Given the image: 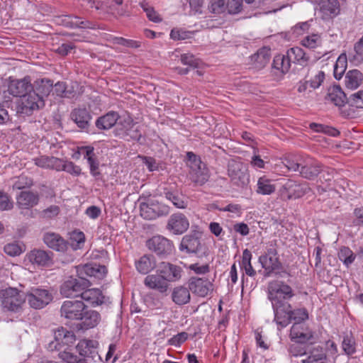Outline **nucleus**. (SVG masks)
<instances>
[{"instance_id":"27","label":"nucleus","mask_w":363,"mask_h":363,"mask_svg":"<svg viewBox=\"0 0 363 363\" xmlns=\"http://www.w3.org/2000/svg\"><path fill=\"white\" fill-rule=\"evenodd\" d=\"M144 284L150 289L155 290L160 294H165L169 289V284L159 272L149 274L144 279Z\"/></svg>"},{"instance_id":"41","label":"nucleus","mask_w":363,"mask_h":363,"mask_svg":"<svg viewBox=\"0 0 363 363\" xmlns=\"http://www.w3.org/2000/svg\"><path fill=\"white\" fill-rule=\"evenodd\" d=\"M82 300L91 304L99 305L102 303L101 291L99 289L88 288L83 290L79 296Z\"/></svg>"},{"instance_id":"40","label":"nucleus","mask_w":363,"mask_h":363,"mask_svg":"<svg viewBox=\"0 0 363 363\" xmlns=\"http://www.w3.org/2000/svg\"><path fill=\"white\" fill-rule=\"evenodd\" d=\"M362 74L359 70H350L345 75V86L348 89H355L360 86V84L362 82Z\"/></svg>"},{"instance_id":"14","label":"nucleus","mask_w":363,"mask_h":363,"mask_svg":"<svg viewBox=\"0 0 363 363\" xmlns=\"http://www.w3.org/2000/svg\"><path fill=\"white\" fill-rule=\"evenodd\" d=\"M189 228V219L184 214L179 212L172 214L166 225V229L176 235L184 233Z\"/></svg>"},{"instance_id":"64","label":"nucleus","mask_w":363,"mask_h":363,"mask_svg":"<svg viewBox=\"0 0 363 363\" xmlns=\"http://www.w3.org/2000/svg\"><path fill=\"white\" fill-rule=\"evenodd\" d=\"M189 269L194 271L197 274H206L210 272V266L208 264H199V263L191 264L189 266Z\"/></svg>"},{"instance_id":"23","label":"nucleus","mask_w":363,"mask_h":363,"mask_svg":"<svg viewBox=\"0 0 363 363\" xmlns=\"http://www.w3.org/2000/svg\"><path fill=\"white\" fill-rule=\"evenodd\" d=\"M21 104L23 112L30 114L33 111L44 107L45 101L30 90L22 97Z\"/></svg>"},{"instance_id":"39","label":"nucleus","mask_w":363,"mask_h":363,"mask_svg":"<svg viewBox=\"0 0 363 363\" xmlns=\"http://www.w3.org/2000/svg\"><path fill=\"white\" fill-rule=\"evenodd\" d=\"M164 194L165 198L170 201L176 208L184 209L187 207L188 200L186 197L177 191H170L168 189H164Z\"/></svg>"},{"instance_id":"19","label":"nucleus","mask_w":363,"mask_h":363,"mask_svg":"<svg viewBox=\"0 0 363 363\" xmlns=\"http://www.w3.org/2000/svg\"><path fill=\"white\" fill-rule=\"evenodd\" d=\"M290 338L292 342L306 344L313 338V333L304 323H294L290 330Z\"/></svg>"},{"instance_id":"5","label":"nucleus","mask_w":363,"mask_h":363,"mask_svg":"<svg viewBox=\"0 0 363 363\" xmlns=\"http://www.w3.org/2000/svg\"><path fill=\"white\" fill-rule=\"evenodd\" d=\"M0 299L4 308L18 312L26 301V292L9 287L0 291Z\"/></svg>"},{"instance_id":"58","label":"nucleus","mask_w":363,"mask_h":363,"mask_svg":"<svg viewBox=\"0 0 363 363\" xmlns=\"http://www.w3.org/2000/svg\"><path fill=\"white\" fill-rule=\"evenodd\" d=\"M4 252L9 256L15 257L19 255L21 252V247L16 242L9 243L4 247Z\"/></svg>"},{"instance_id":"60","label":"nucleus","mask_w":363,"mask_h":363,"mask_svg":"<svg viewBox=\"0 0 363 363\" xmlns=\"http://www.w3.org/2000/svg\"><path fill=\"white\" fill-rule=\"evenodd\" d=\"M242 0H228L226 7L229 13H238L241 11Z\"/></svg>"},{"instance_id":"31","label":"nucleus","mask_w":363,"mask_h":363,"mask_svg":"<svg viewBox=\"0 0 363 363\" xmlns=\"http://www.w3.org/2000/svg\"><path fill=\"white\" fill-rule=\"evenodd\" d=\"M17 206L22 209H28L37 205L39 201V195L37 192L23 191L16 198Z\"/></svg>"},{"instance_id":"36","label":"nucleus","mask_w":363,"mask_h":363,"mask_svg":"<svg viewBox=\"0 0 363 363\" xmlns=\"http://www.w3.org/2000/svg\"><path fill=\"white\" fill-rule=\"evenodd\" d=\"M287 54L291 62L293 61L294 63L301 67L308 65L310 57L301 48H291L287 51Z\"/></svg>"},{"instance_id":"45","label":"nucleus","mask_w":363,"mask_h":363,"mask_svg":"<svg viewBox=\"0 0 363 363\" xmlns=\"http://www.w3.org/2000/svg\"><path fill=\"white\" fill-rule=\"evenodd\" d=\"M252 255L251 252L248 249H245L242 252V261L240 262V267L245 270L247 275L250 277H255L256 275V271L253 269L251 259Z\"/></svg>"},{"instance_id":"32","label":"nucleus","mask_w":363,"mask_h":363,"mask_svg":"<svg viewBox=\"0 0 363 363\" xmlns=\"http://www.w3.org/2000/svg\"><path fill=\"white\" fill-rule=\"evenodd\" d=\"M190 291L189 286H178L174 287L171 296L172 301L178 306H183L189 303L191 300Z\"/></svg>"},{"instance_id":"59","label":"nucleus","mask_w":363,"mask_h":363,"mask_svg":"<svg viewBox=\"0 0 363 363\" xmlns=\"http://www.w3.org/2000/svg\"><path fill=\"white\" fill-rule=\"evenodd\" d=\"M188 338V333L186 332H182L176 335H174L168 340V343L170 345L179 347Z\"/></svg>"},{"instance_id":"26","label":"nucleus","mask_w":363,"mask_h":363,"mask_svg":"<svg viewBox=\"0 0 363 363\" xmlns=\"http://www.w3.org/2000/svg\"><path fill=\"white\" fill-rule=\"evenodd\" d=\"M70 118L79 128L87 130L92 116L86 108H75L72 111Z\"/></svg>"},{"instance_id":"12","label":"nucleus","mask_w":363,"mask_h":363,"mask_svg":"<svg viewBox=\"0 0 363 363\" xmlns=\"http://www.w3.org/2000/svg\"><path fill=\"white\" fill-rule=\"evenodd\" d=\"M30 307L40 309L47 306L52 300V294L45 289L33 287L26 292V300Z\"/></svg>"},{"instance_id":"6","label":"nucleus","mask_w":363,"mask_h":363,"mask_svg":"<svg viewBox=\"0 0 363 363\" xmlns=\"http://www.w3.org/2000/svg\"><path fill=\"white\" fill-rule=\"evenodd\" d=\"M228 175L230 182L238 187H245L250 182V174L246 164L235 160L228 163Z\"/></svg>"},{"instance_id":"25","label":"nucleus","mask_w":363,"mask_h":363,"mask_svg":"<svg viewBox=\"0 0 363 363\" xmlns=\"http://www.w3.org/2000/svg\"><path fill=\"white\" fill-rule=\"evenodd\" d=\"M52 253L43 250L34 249L27 255V258L33 264L47 267L52 264Z\"/></svg>"},{"instance_id":"9","label":"nucleus","mask_w":363,"mask_h":363,"mask_svg":"<svg viewBox=\"0 0 363 363\" xmlns=\"http://www.w3.org/2000/svg\"><path fill=\"white\" fill-rule=\"evenodd\" d=\"M169 206L156 200H149L140 205V216L146 220H154L169 213Z\"/></svg>"},{"instance_id":"55","label":"nucleus","mask_w":363,"mask_h":363,"mask_svg":"<svg viewBox=\"0 0 363 363\" xmlns=\"http://www.w3.org/2000/svg\"><path fill=\"white\" fill-rule=\"evenodd\" d=\"M181 61L184 65L191 67L196 68L199 65V60L191 53H185L181 55Z\"/></svg>"},{"instance_id":"57","label":"nucleus","mask_w":363,"mask_h":363,"mask_svg":"<svg viewBox=\"0 0 363 363\" xmlns=\"http://www.w3.org/2000/svg\"><path fill=\"white\" fill-rule=\"evenodd\" d=\"M63 171L72 174L74 177H78L82 174V169L79 166L75 164L72 161H65Z\"/></svg>"},{"instance_id":"56","label":"nucleus","mask_w":363,"mask_h":363,"mask_svg":"<svg viewBox=\"0 0 363 363\" xmlns=\"http://www.w3.org/2000/svg\"><path fill=\"white\" fill-rule=\"evenodd\" d=\"M140 6L144 10V11L146 13L147 18L155 23L161 21V18L157 15V13L155 12L154 9L152 7H150L147 3L142 2L140 3Z\"/></svg>"},{"instance_id":"47","label":"nucleus","mask_w":363,"mask_h":363,"mask_svg":"<svg viewBox=\"0 0 363 363\" xmlns=\"http://www.w3.org/2000/svg\"><path fill=\"white\" fill-rule=\"evenodd\" d=\"M339 259L348 267L355 259L356 255L347 247H342L338 252Z\"/></svg>"},{"instance_id":"62","label":"nucleus","mask_w":363,"mask_h":363,"mask_svg":"<svg viewBox=\"0 0 363 363\" xmlns=\"http://www.w3.org/2000/svg\"><path fill=\"white\" fill-rule=\"evenodd\" d=\"M60 213V207L56 205H52L41 211V216L44 218H52L57 216Z\"/></svg>"},{"instance_id":"15","label":"nucleus","mask_w":363,"mask_h":363,"mask_svg":"<svg viewBox=\"0 0 363 363\" xmlns=\"http://www.w3.org/2000/svg\"><path fill=\"white\" fill-rule=\"evenodd\" d=\"M147 247L157 255H169L174 248L172 242L161 235L153 236L149 239L147 241Z\"/></svg>"},{"instance_id":"44","label":"nucleus","mask_w":363,"mask_h":363,"mask_svg":"<svg viewBox=\"0 0 363 363\" xmlns=\"http://www.w3.org/2000/svg\"><path fill=\"white\" fill-rule=\"evenodd\" d=\"M128 126L130 128L126 130V132H123L121 129L117 130V136L123 138L125 140H139L142 136L141 133L138 130V127L135 123L130 124L126 123Z\"/></svg>"},{"instance_id":"16","label":"nucleus","mask_w":363,"mask_h":363,"mask_svg":"<svg viewBox=\"0 0 363 363\" xmlns=\"http://www.w3.org/2000/svg\"><path fill=\"white\" fill-rule=\"evenodd\" d=\"M188 286L194 294L200 297H206L213 290L212 281L197 277H191L188 281Z\"/></svg>"},{"instance_id":"52","label":"nucleus","mask_w":363,"mask_h":363,"mask_svg":"<svg viewBox=\"0 0 363 363\" xmlns=\"http://www.w3.org/2000/svg\"><path fill=\"white\" fill-rule=\"evenodd\" d=\"M33 185V179L27 176L21 175L17 178L13 185V189H23Z\"/></svg>"},{"instance_id":"28","label":"nucleus","mask_w":363,"mask_h":363,"mask_svg":"<svg viewBox=\"0 0 363 363\" xmlns=\"http://www.w3.org/2000/svg\"><path fill=\"white\" fill-rule=\"evenodd\" d=\"M43 242L49 247L57 252H65L68 247V242L59 234L45 233L43 235Z\"/></svg>"},{"instance_id":"42","label":"nucleus","mask_w":363,"mask_h":363,"mask_svg":"<svg viewBox=\"0 0 363 363\" xmlns=\"http://www.w3.org/2000/svg\"><path fill=\"white\" fill-rule=\"evenodd\" d=\"M256 192L261 195H270L276 190V186L272 181L266 177H260L257 181Z\"/></svg>"},{"instance_id":"38","label":"nucleus","mask_w":363,"mask_h":363,"mask_svg":"<svg viewBox=\"0 0 363 363\" xmlns=\"http://www.w3.org/2000/svg\"><path fill=\"white\" fill-rule=\"evenodd\" d=\"M119 119V115L116 111H109L99 117L95 122L96 128L99 130H108L115 125Z\"/></svg>"},{"instance_id":"51","label":"nucleus","mask_w":363,"mask_h":363,"mask_svg":"<svg viewBox=\"0 0 363 363\" xmlns=\"http://www.w3.org/2000/svg\"><path fill=\"white\" fill-rule=\"evenodd\" d=\"M227 9L225 0H210L208 9L213 13H221Z\"/></svg>"},{"instance_id":"24","label":"nucleus","mask_w":363,"mask_h":363,"mask_svg":"<svg viewBox=\"0 0 363 363\" xmlns=\"http://www.w3.org/2000/svg\"><path fill=\"white\" fill-rule=\"evenodd\" d=\"M33 88L29 77L21 79H11L9 84L8 91L10 94L16 97H23Z\"/></svg>"},{"instance_id":"30","label":"nucleus","mask_w":363,"mask_h":363,"mask_svg":"<svg viewBox=\"0 0 363 363\" xmlns=\"http://www.w3.org/2000/svg\"><path fill=\"white\" fill-rule=\"evenodd\" d=\"M81 318L79 320L81 321L79 324L80 328L82 330H88L94 328L99 322L100 315L98 312L89 310L88 306L86 305V309L82 312Z\"/></svg>"},{"instance_id":"46","label":"nucleus","mask_w":363,"mask_h":363,"mask_svg":"<svg viewBox=\"0 0 363 363\" xmlns=\"http://www.w3.org/2000/svg\"><path fill=\"white\" fill-rule=\"evenodd\" d=\"M342 348L344 352L350 356L356 352V342L354 337L350 335H345L342 342Z\"/></svg>"},{"instance_id":"33","label":"nucleus","mask_w":363,"mask_h":363,"mask_svg":"<svg viewBox=\"0 0 363 363\" xmlns=\"http://www.w3.org/2000/svg\"><path fill=\"white\" fill-rule=\"evenodd\" d=\"M52 88L53 83L52 80L48 79H41L35 81L31 90L45 101V98L49 96Z\"/></svg>"},{"instance_id":"53","label":"nucleus","mask_w":363,"mask_h":363,"mask_svg":"<svg viewBox=\"0 0 363 363\" xmlns=\"http://www.w3.org/2000/svg\"><path fill=\"white\" fill-rule=\"evenodd\" d=\"M348 102L352 106L363 108V91L360 90L350 95Z\"/></svg>"},{"instance_id":"35","label":"nucleus","mask_w":363,"mask_h":363,"mask_svg":"<svg viewBox=\"0 0 363 363\" xmlns=\"http://www.w3.org/2000/svg\"><path fill=\"white\" fill-rule=\"evenodd\" d=\"M251 62L255 68L261 69L269 62L271 58L270 49L262 48L251 56Z\"/></svg>"},{"instance_id":"4","label":"nucleus","mask_w":363,"mask_h":363,"mask_svg":"<svg viewBox=\"0 0 363 363\" xmlns=\"http://www.w3.org/2000/svg\"><path fill=\"white\" fill-rule=\"evenodd\" d=\"M259 262L264 269L262 274L264 277L273 276L282 277V274H286L279 260L277 249L272 242L267 246L265 252L259 257Z\"/></svg>"},{"instance_id":"34","label":"nucleus","mask_w":363,"mask_h":363,"mask_svg":"<svg viewBox=\"0 0 363 363\" xmlns=\"http://www.w3.org/2000/svg\"><path fill=\"white\" fill-rule=\"evenodd\" d=\"M135 267L138 272L143 274H147L156 267V260L152 255H144L138 260L135 261Z\"/></svg>"},{"instance_id":"21","label":"nucleus","mask_w":363,"mask_h":363,"mask_svg":"<svg viewBox=\"0 0 363 363\" xmlns=\"http://www.w3.org/2000/svg\"><path fill=\"white\" fill-rule=\"evenodd\" d=\"M318 6L323 20H331L340 14L341 6L339 0H320Z\"/></svg>"},{"instance_id":"63","label":"nucleus","mask_w":363,"mask_h":363,"mask_svg":"<svg viewBox=\"0 0 363 363\" xmlns=\"http://www.w3.org/2000/svg\"><path fill=\"white\" fill-rule=\"evenodd\" d=\"M79 84L77 82L66 83L65 94L64 98L72 99L74 98L78 92Z\"/></svg>"},{"instance_id":"37","label":"nucleus","mask_w":363,"mask_h":363,"mask_svg":"<svg viewBox=\"0 0 363 363\" xmlns=\"http://www.w3.org/2000/svg\"><path fill=\"white\" fill-rule=\"evenodd\" d=\"M325 100L334 104L337 106H342L346 102H348L346 94L339 86H333L328 89Z\"/></svg>"},{"instance_id":"11","label":"nucleus","mask_w":363,"mask_h":363,"mask_svg":"<svg viewBox=\"0 0 363 363\" xmlns=\"http://www.w3.org/2000/svg\"><path fill=\"white\" fill-rule=\"evenodd\" d=\"M311 191L309 184L307 182L298 183L296 181L288 179L280 190L281 196L284 199L300 198Z\"/></svg>"},{"instance_id":"20","label":"nucleus","mask_w":363,"mask_h":363,"mask_svg":"<svg viewBox=\"0 0 363 363\" xmlns=\"http://www.w3.org/2000/svg\"><path fill=\"white\" fill-rule=\"evenodd\" d=\"M78 276L82 277H94L101 279L107 273L106 267L104 265H100L97 263H88L82 266H78L77 268Z\"/></svg>"},{"instance_id":"22","label":"nucleus","mask_w":363,"mask_h":363,"mask_svg":"<svg viewBox=\"0 0 363 363\" xmlns=\"http://www.w3.org/2000/svg\"><path fill=\"white\" fill-rule=\"evenodd\" d=\"M157 272H159L168 283L179 281L182 277V269L179 266L162 262L160 264Z\"/></svg>"},{"instance_id":"1","label":"nucleus","mask_w":363,"mask_h":363,"mask_svg":"<svg viewBox=\"0 0 363 363\" xmlns=\"http://www.w3.org/2000/svg\"><path fill=\"white\" fill-rule=\"evenodd\" d=\"M294 296L292 288L282 281L273 280L267 286V298L271 301L274 321L281 328L286 327L291 320L302 323L308 318L306 308L292 309L289 301Z\"/></svg>"},{"instance_id":"17","label":"nucleus","mask_w":363,"mask_h":363,"mask_svg":"<svg viewBox=\"0 0 363 363\" xmlns=\"http://www.w3.org/2000/svg\"><path fill=\"white\" fill-rule=\"evenodd\" d=\"M98 345L99 343L96 340H82L78 342L76 348L82 359L86 361L87 358L96 362L97 359H101L98 354Z\"/></svg>"},{"instance_id":"48","label":"nucleus","mask_w":363,"mask_h":363,"mask_svg":"<svg viewBox=\"0 0 363 363\" xmlns=\"http://www.w3.org/2000/svg\"><path fill=\"white\" fill-rule=\"evenodd\" d=\"M346 56L340 55L334 66V77L339 80L342 78L346 69Z\"/></svg>"},{"instance_id":"8","label":"nucleus","mask_w":363,"mask_h":363,"mask_svg":"<svg viewBox=\"0 0 363 363\" xmlns=\"http://www.w3.org/2000/svg\"><path fill=\"white\" fill-rule=\"evenodd\" d=\"M91 286V281L86 279L78 276L77 278L70 277L67 280L65 281L60 286V294L65 297H79L82 291Z\"/></svg>"},{"instance_id":"18","label":"nucleus","mask_w":363,"mask_h":363,"mask_svg":"<svg viewBox=\"0 0 363 363\" xmlns=\"http://www.w3.org/2000/svg\"><path fill=\"white\" fill-rule=\"evenodd\" d=\"M201 235L199 232H192L184 235L179 245V250L187 253H199L202 251L203 245L201 243Z\"/></svg>"},{"instance_id":"10","label":"nucleus","mask_w":363,"mask_h":363,"mask_svg":"<svg viewBox=\"0 0 363 363\" xmlns=\"http://www.w3.org/2000/svg\"><path fill=\"white\" fill-rule=\"evenodd\" d=\"M54 22L59 26L75 29H96L97 24L75 15H60L54 18Z\"/></svg>"},{"instance_id":"13","label":"nucleus","mask_w":363,"mask_h":363,"mask_svg":"<svg viewBox=\"0 0 363 363\" xmlns=\"http://www.w3.org/2000/svg\"><path fill=\"white\" fill-rule=\"evenodd\" d=\"M85 309L86 304L82 300L65 301L61 306L60 313L67 319L79 320Z\"/></svg>"},{"instance_id":"29","label":"nucleus","mask_w":363,"mask_h":363,"mask_svg":"<svg viewBox=\"0 0 363 363\" xmlns=\"http://www.w3.org/2000/svg\"><path fill=\"white\" fill-rule=\"evenodd\" d=\"M302 363H328L325 349L320 345L308 347L306 358L302 359Z\"/></svg>"},{"instance_id":"7","label":"nucleus","mask_w":363,"mask_h":363,"mask_svg":"<svg viewBox=\"0 0 363 363\" xmlns=\"http://www.w3.org/2000/svg\"><path fill=\"white\" fill-rule=\"evenodd\" d=\"M188 164L190 167L189 177L196 185L204 184L209 178L208 170L199 158L193 152H187Z\"/></svg>"},{"instance_id":"54","label":"nucleus","mask_w":363,"mask_h":363,"mask_svg":"<svg viewBox=\"0 0 363 363\" xmlns=\"http://www.w3.org/2000/svg\"><path fill=\"white\" fill-rule=\"evenodd\" d=\"M320 44V36L317 34L308 35L302 40V45L308 48H315Z\"/></svg>"},{"instance_id":"43","label":"nucleus","mask_w":363,"mask_h":363,"mask_svg":"<svg viewBox=\"0 0 363 363\" xmlns=\"http://www.w3.org/2000/svg\"><path fill=\"white\" fill-rule=\"evenodd\" d=\"M272 67L277 70L281 71L282 74L287 73L291 67V60L288 54L277 55L274 57Z\"/></svg>"},{"instance_id":"61","label":"nucleus","mask_w":363,"mask_h":363,"mask_svg":"<svg viewBox=\"0 0 363 363\" xmlns=\"http://www.w3.org/2000/svg\"><path fill=\"white\" fill-rule=\"evenodd\" d=\"M13 208V203L10 201L9 195L0 191V210L8 211Z\"/></svg>"},{"instance_id":"50","label":"nucleus","mask_w":363,"mask_h":363,"mask_svg":"<svg viewBox=\"0 0 363 363\" xmlns=\"http://www.w3.org/2000/svg\"><path fill=\"white\" fill-rule=\"evenodd\" d=\"M303 345L298 342H293L289 347V353L294 357L306 355L308 348L306 349Z\"/></svg>"},{"instance_id":"3","label":"nucleus","mask_w":363,"mask_h":363,"mask_svg":"<svg viewBox=\"0 0 363 363\" xmlns=\"http://www.w3.org/2000/svg\"><path fill=\"white\" fill-rule=\"evenodd\" d=\"M282 163L288 170L298 172L301 177L308 180L314 179L322 170L321 164L309 156L286 157Z\"/></svg>"},{"instance_id":"2","label":"nucleus","mask_w":363,"mask_h":363,"mask_svg":"<svg viewBox=\"0 0 363 363\" xmlns=\"http://www.w3.org/2000/svg\"><path fill=\"white\" fill-rule=\"evenodd\" d=\"M76 337L72 331L61 327L54 333V340L48 345V350L50 352H59L58 357L66 363H86L84 359L78 358L73 353L68 351L75 342Z\"/></svg>"},{"instance_id":"49","label":"nucleus","mask_w":363,"mask_h":363,"mask_svg":"<svg viewBox=\"0 0 363 363\" xmlns=\"http://www.w3.org/2000/svg\"><path fill=\"white\" fill-rule=\"evenodd\" d=\"M310 127L317 132H322L333 137H336L340 135L338 130L330 126L313 123H311Z\"/></svg>"}]
</instances>
